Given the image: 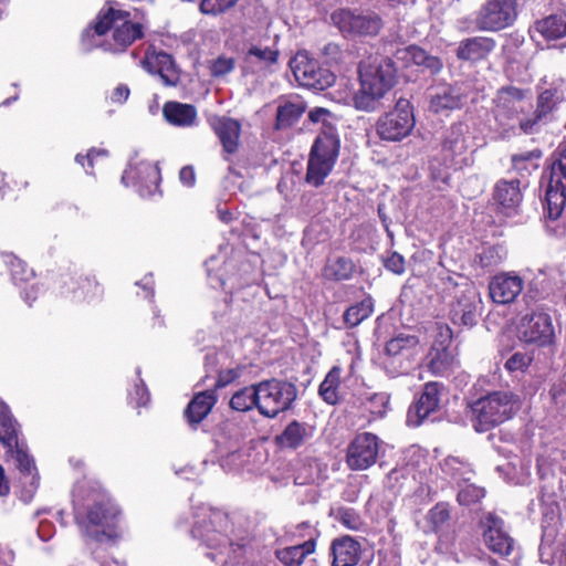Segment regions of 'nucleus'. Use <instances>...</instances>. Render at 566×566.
<instances>
[{
  "instance_id": "obj_15",
  "label": "nucleus",
  "mask_w": 566,
  "mask_h": 566,
  "mask_svg": "<svg viewBox=\"0 0 566 566\" xmlns=\"http://www.w3.org/2000/svg\"><path fill=\"white\" fill-rule=\"evenodd\" d=\"M279 56L277 44L270 36L264 35L258 40H247L244 42L243 72L265 74L277 64Z\"/></svg>"
},
{
  "instance_id": "obj_13",
  "label": "nucleus",
  "mask_w": 566,
  "mask_h": 566,
  "mask_svg": "<svg viewBox=\"0 0 566 566\" xmlns=\"http://www.w3.org/2000/svg\"><path fill=\"white\" fill-rule=\"evenodd\" d=\"M0 443L11 453L21 472V478L29 474H38L32 457L19 441L18 422L14 420L9 407L0 400Z\"/></svg>"
},
{
  "instance_id": "obj_35",
  "label": "nucleus",
  "mask_w": 566,
  "mask_h": 566,
  "mask_svg": "<svg viewBox=\"0 0 566 566\" xmlns=\"http://www.w3.org/2000/svg\"><path fill=\"white\" fill-rule=\"evenodd\" d=\"M521 182L518 179L500 180L494 189V200L506 213L514 211L522 202Z\"/></svg>"
},
{
  "instance_id": "obj_54",
  "label": "nucleus",
  "mask_w": 566,
  "mask_h": 566,
  "mask_svg": "<svg viewBox=\"0 0 566 566\" xmlns=\"http://www.w3.org/2000/svg\"><path fill=\"white\" fill-rule=\"evenodd\" d=\"M243 463L244 453L240 450L239 446H235L232 450L222 454L220 458L222 469L229 472L239 470Z\"/></svg>"
},
{
  "instance_id": "obj_20",
  "label": "nucleus",
  "mask_w": 566,
  "mask_h": 566,
  "mask_svg": "<svg viewBox=\"0 0 566 566\" xmlns=\"http://www.w3.org/2000/svg\"><path fill=\"white\" fill-rule=\"evenodd\" d=\"M378 452V437L370 432L359 433L347 447L346 463L354 471L367 470L376 463Z\"/></svg>"
},
{
  "instance_id": "obj_52",
  "label": "nucleus",
  "mask_w": 566,
  "mask_h": 566,
  "mask_svg": "<svg viewBox=\"0 0 566 566\" xmlns=\"http://www.w3.org/2000/svg\"><path fill=\"white\" fill-rule=\"evenodd\" d=\"M366 409L376 417H382L386 415L389 396L386 392H374L366 399Z\"/></svg>"
},
{
  "instance_id": "obj_27",
  "label": "nucleus",
  "mask_w": 566,
  "mask_h": 566,
  "mask_svg": "<svg viewBox=\"0 0 566 566\" xmlns=\"http://www.w3.org/2000/svg\"><path fill=\"white\" fill-rule=\"evenodd\" d=\"M300 527H305L308 530V539H305L300 544L277 549L275 552L276 558L284 566H301L304 563V559L315 552L317 538L316 530L308 522L300 523Z\"/></svg>"
},
{
  "instance_id": "obj_34",
  "label": "nucleus",
  "mask_w": 566,
  "mask_h": 566,
  "mask_svg": "<svg viewBox=\"0 0 566 566\" xmlns=\"http://www.w3.org/2000/svg\"><path fill=\"white\" fill-rule=\"evenodd\" d=\"M216 402L217 396L213 389L198 392L185 410V417L189 424L195 427L200 423L209 415Z\"/></svg>"
},
{
  "instance_id": "obj_63",
  "label": "nucleus",
  "mask_w": 566,
  "mask_h": 566,
  "mask_svg": "<svg viewBox=\"0 0 566 566\" xmlns=\"http://www.w3.org/2000/svg\"><path fill=\"white\" fill-rule=\"evenodd\" d=\"M385 268L395 274H402L405 272V259L398 252H392L384 262Z\"/></svg>"
},
{
  "instance_id": "obj_45",
  "label": "nucleus",
  "mask_w": 566,
  "mask_h": 566,
  "mask_svg": "<svg viewBox=\"0 0 566 566\" xmlns=\"http://www.w3.org/2000/svg\"><path fill=\"white\" fill-rule=\"evenodd\" d=\"M374 312V302L370 296L364 297L360 302L349 306L344 313V322L348 327L359 325Z\"/></svg>"
},
{
  "instance_id": "obj_41",
  "label": "nucleus",
  "mask_w": 566,
  "mask_h": 566,
  "mask_svg": "<svg viewBox=\"0 0 566 566\" xmlns=\"http://www.w3.org/2000/svg\"><path fill=\"white\" fill-rule=\"evenodd\" d=\"M305 112V105L302 101H287L277 106L276 111V128L284 129L293 126L298 122Z\"/></svg>"
},
{
  "instance_id": "obj_11",
  "label": "nucleus",
  "mask_w": 566,
  "mask_h": 566,
  "mask_svg": "<svg viewBox=\"0 0 566 566\" xmlns=\"http://www.w3.org/2000/svg\"><path fill=\"white\" fill-rule=\"evenodd\" d=\"M413 108L408 99L399 98L395 107L381 115L376 123V133L381 140L400 142L415 128Z\"/></svg>"
},
{
  "instance_id": "obj_7",
  "label": "nucleus",
  "mask_w": 566,
  "mask_h": 566,
  "mask_svg": "<svg viewBox=\"0 0 566 566\" xmlns=\"http://www.w3.org/2000/svg\"><path fill=\"white\" fill-rule=\"evenodd\" d=\"M545 184V209L547 216L556 220L566 207V146H559L547 171L543 174Z\"/></svg>"
},
{
  "instance_id": "obj_59",
  "label": "nucleus",
  "mask_w": 566,
  "mask_h": 566,
  "mask_svg": "<svg viewBox=\"0 0 566 566\" xmlns=\"http://www.w3.org/2000/svg\"><path fill=\"white\" fill-rule=\"evenodd\" d=\"M532 358L524 353H514L504 364V367L510 373H523L527 369Z\"/></svg>"
},
{
  "instance_id": "obj_64",
  "label": "nucleus",
  "mask_w": 566,
  "mask_h": 566,
  "mask_svg": "<svg viewBox=\"0 0 566 566\" xmlns=\"http://www.w3.org/2000/svg\"><path fill=\"white\" fill-rule=\"evenodd\" d=\"M322 54L326 59V63L336 64L340 61L343 52L336 43H327L322 49Z\"/></svg>"
},
{
  "instance_id": "obj_38",
  "label": "nucleus",
  "mask_w": 566,
  "mask_h": 566,
  "mask_svg": "<svg viewBox=\"0 0 566 566\" xmlns=\"http://www.w3.org/2000/svg\"><path fill=\"white\" fill-rule=\"evenodd\" d=\"M534 31L547 41L566 38V10L552 13L534 24Z\"/></svg>"
},
{
  "instance_id": "obj_40",
  "label": "nucleus",
  "mask_w": 566,
  "mask_h": 566,
  "mask_svg": "<svg viewBox=\"0 0 566 566\" xmlns=\"http://www.w3.org/2000/svg\"><path fill=\"white\" fill-rule=\"evenodd\" d=\"M70 280L72 286L69 287V292L73 294L74 301L91 303L102 296L103 289L94 279L80 276L77 280Z\"/></svg>"
},
{
  "instance_id": "obj_58",
  "label": "nucleus",
  "mask_w": 566,
  "mask_h": 566,
  "mask_svg": "<svg viewBox=\"0 0 566 566\" xmlns=\"http://www.w3.org/2000/svg\"><path fill=\"white\" fill-rule=\"evenodd\" d=\"M432 337L433 340L431 346L450 348L453 333L447 324L436 323L432 328Z\"/></svg>"
},
{
  "instance_id": "obj_8",
  "label": "nucleus",
  "mask_w": 566,
  "mask_h": 566,
  "mask_svg": "<svg viewBox=\"0 0 566 566\" xmlns=\"http://www.w3.org/2000/svg\"><path fill=\"white\" fill-rule=\"evenodd\" d=\"M339 153V142L333 135L315 139L308 155L305 182L315 188L324 185L332 172Z\"/></svg>"
},
{
  "instance_id": "obj_62",
  "label": "nucleus",
  "mask_w": 566,
  "mask_h": 566,
  "mask_svg": "<svg viewBox=\"0 0 566 566\" xmlns=\"http://www.w3.org/2000/svg\"><path fill=\"white\" fill-rule=\"evenodd\" d=\"M234 69V60L232 57L219 56L211 64L210 71L212 76H222L230 73Z\"/></svg>"
},
{
  "instance_id": "obj_9",
  "label": "nucleus",
  "mask_w": 566,
  "mask_h": 566,
  "mask_svg": "<svg viewBox=\"0 0 566 566\" xmlns=\"http://www.w3.org/2000/svg\"><path fill=\"white\" fill-rule=\"evenodd\" d=\"M258 390L259 412L270 419L290 410L297 397L293 382L277 378L258 382Z\"/></svg>"
},
{
  "instance_id": "obj_19",
  "label": "nucleus",
  "mask_w": 566,
  "mask_h": 566,
  "mask_svg": "<svg viewBox=\"0 0 566 566\" xmlns=\"http://www.w3.org/2000/svg\"><path fill=\"white\" fill-rule=\"evenodd\" d=\"M483 544L494 554L504 557L512 553L514 539L504 527V521L494 513L484 514L479 522Z\"/></svg>"
},
{
  "instance_id": "obj_1",
  "label": "nucleus",
  "mask_w": 566,
  "mask_h": 566,
  "mask_svg": "<svg viewBox=\"0 0 566 566\" xmlns=\"http://www.w3.org/2000/svg\"><path fill=\"white\" fill-rule=\"evenodd\" d=\"M72 504L82 536L97 543L116 541L122 536V511L99 482L77 481L72 492Z\"/></svg>"
},
{
  "instance_id": "obj_32",
  "label": "nucleus",
  "mask_w": 566,
  "mask_h": 566,
  "mask_svg": "<svg viewBox=\"0 0 566 566\" xmlns=\"http://www.w3.org/2000/svg\"><path fill=\"white\" fill-rule=\"evenodd\" d=\"M314 428L297 420L291 421L284 430L276 436V444L282 449L296 450L313 438Z\"/></svg>"
},
{
  "instance_id": "obj_2",
  "label": "nucleus",
  "mask_w": 566,
  "mask_h": 566,
  "mask_svg": "<svg viewBox=\"0 0 566 566\" xmlns=\"http://www.w3.org/2000/svg\"><path fill=\"white\" fill-rule=\"evenodd\" d=\"M191 536L209 552L206 556L221 566H235L245 554L248 541L234 534L229 516L208 505H199L193 513Z\"/></svg>"
},
{
  "instance_id": "obj_12",
  "label": "nucleus",
  "mask_w": 566,
  "mask_h": 566,
  "mask_svg": "<svg viewBox=\"0 0 566 566\" xmlns=\"http://www.w3.org/2000/svg\"><path fill=\"white\" fill-rule=\"evenodd\" d=\"M482 300L475 285L464 280L453 286L449 316L453 324L473 327L478 323Z\"/></svg>"
},
{
  "instance_id": "obj_43",
  "label": "nucleus",
  "mask_w": 566,
  "mask_h": 566,
  "mask_svg": "<svg viewBox=\"0 0 566 566\" xmlns=\"http://www.w3.org/2000/svg\"><path fill=\"white\" fill-rule=\"evenodd\" d=\"M231 409L245 412L254 407L259 410L258 384L237 390L230 399Z\"/></svg>"
},
{
  "instance_id": "obj_26",
  "label": "nucleus",
  "mask_w": 566,
  "mask_h": 566,
  "mask_svg": "<svg viewBox=\"0 0 566 566\" xmlns=\"http://www.w3.org/2000/svg\"><path fill=\"white\" fill-rule=\"evenodd\" d=\"M443 386L440 382H427L419 399L409 408L408 421L420 424L440 406V394Z\"/></svg>"
},
{
  "instance_id": "obj_6",
  "label": "nucleus",
  "mask_w": 566,
  "mask_h": 566,
  "mask_svg": "<svg viewBox=\"0 0 566 566\" xmlns=\"http://www.w3.org/2000/svg\"><path fill=\"white\" fill-rule=\"evenodd\" d=\"M420 353L418 336L400 333L386 342L379 366L389 378L406 376L416 367Z\"/></svg>"
},
{
  "instance_id": "obj_29",
  "label": "nucleus",
  "mask_w": 566,
  "mask_h": 566,
  "mask_svg": "<svg viewBox=\"0 0 566 566\" xmlns=\"http://www.w3.org/2000/svg\"><path fill=\"white\" fill-rule=\"evenodd\" d=\"M211 127L222 145L223 158L229 161V156L239 149L240 122L226 116H217L211 120Z\"/></svg>"
},
{
  "instance_id": "obj_46",
  "label": "nucleus",
  "mask_w": 566,
  "mask_h": 566,
  "mask_svg": "<svg viewBox=\"0 0 566 566\" xmlns=\"http://www.w3.org/2000/svg\"><path fill=\"white\" fill-rule=\"evenodd\" d=\"M354 271L353 262L345 256H338L336 259L329 260L324 269V275L327 279H333L336 281L347 280L350 277Z\"/></svg>"
},
{
  "instance_id": "obj_53",
  "label": "nucleus",
  "mask_w": 566,
  "mask_h": 566,
  "mask_svg": "<svg viewBox=\"0 0 566 566\" xmlns=\"http://www.w3.org/2000/svg\"><path fill=\"white\" fill-rule=\"evenodd\" d=\"M336 518L343 526L352 531H359L364 525L360 515L354 509L349 507L338 509Z\"/></svg>"
},
{
  "instance_id": "obj_56",
  "label": "nucleus",
  "mask_w": 566,
  "mask_h": 566,
  "mask_svg": "<svg viewBox=\"0 0 566 566\" xmlns=\"http://www.w3.org/2000/svg\"><path fill=\"white\" fill-rule=\"evenodd\" d=\"M21 489L19 491V497L22 502L29 503L39 486V475L38 474H29L24 475V478H20Z\"/></svg>"
},
{
  "instance_id": "obj_60",
  "label": "nucleus",
  "mask_w": 566,
  "mask_h": 566,
  "mask_svg": "<svg viewBox=\"0 0 566 566\" xmlns=\"http://www.w3.org/2000/svg\"><path fill=\"white\" fill-rule=\"evenodd\" d=\"M243 373V368L241 366H235L232 368H227L220 370L218 374V378L214 382V388H224L228 385L232 384L237 380Z\"/></svg>"
},
{
  "instance_id": "obj_55",
  "label": "nucleus",
  "mask_w": 566,
  "mask_h": 566,
  "mask_svg": "<svg viewBox=\"0 0 566 566\" xmlns=\"http://www.w3.org/2000/svg\"><path fill=\"white\" fill-rule=\"evenodd\" d=\"M485 495L483 488L474 484H468L458 492V501L461 505H472L478 503Z\"/></svg>"
},
{
  "instance_id": "obj_39",
  "label": "nucleus",
  "mask_w": 566,
  "mask_h": 566,
  "mask_svg": "<svg viewBox=\"0 0 566 566\" xmlns=\"http://www.w3.org/2000/svg\"><path fill=\"white\" fill-rule=\"evenodd\" d=\"M163 114L166 120L175 126L189 127L197 120L196 107L179 102H167L164 105Z\"/></svg>"
},
{
  "instance_id": "obj_48",
  "label": "nucleus",
  "mask_w": 566,
  "mask_h": 566,
  "mask_svg": "<svg viewBox=\"0 0 566 566\" xmlns=\"http://www.w3.org/2000/svg\"><path fill=\"white\" fill-rule=\"evenodd\" d=\"M426 518L430 524L429 531L439 532L447 525L448 521L450 520L449 504L444 502L437 503L432 509L429 510Z\"/></svg>"
},
{
  "instance_id": "obj_5",
  "label": "nucleus",
  "mask_w": 566,
  "mask_h": 566,
  "mask_svg": "<svg viewBox=\"0 0 566 566\" xmlns=\"http://www.w3.org/2000/svg\"><path fill=\"white\" fill-rule=\"evenodd\" d=\"M113 31V42L107 50L122 52L145 35L146 25L140 21H134L128 11L117 9L111 3L103 7L94 24V33L98 36Z\"/></svg>"
},
{
  "instance_id": "obj_16",
  "label": "nucleus",
  "mask_w": 566,
  "mask_h": 566,
  "mask_svg": "<svg viewBox=\"0 0 566 566\" xmlns=\"http://www.w3.org/2000/svg\"><path fill=\"white\" fill-rule=\"evenodd\" d=\"M290 66L302 86L323 91L335 82V75L329 70L321 67L306 51H298L290 61Z\"/></svg>"
},
{
  "instance_id": "obj_47",
  "label": "nucleus",
  "mask_w": 566,
  "mask_h": 566,
  "mask_svg": "<svg viewBox=\"0 0 566 566\" xmlns=\"http://www.w3.org/2000/svg\"><path fill=\"white\" fill-rule=\"evenodd\" d=\"M506 258V252L500 245L483 247L475 255V262L482 269H492L500 265Z\"/></svg>"
},
{
  "instance_id": "obj_50",
  "label": "nucleus",
  "mask_w": 566,
  "mask_h": 566,
  "mask_svg": "<svg viewBox=\"0 0 566 566\" xmlns=\"http://www.w3.org/2000/svg\"><path fill=\"white\" fill-rule=\"evenodd\" d=\"M138 376L137 382L134 385V389L129 391L128 398L129 403L135 405L136 408L146 406L150 400V394L144 380L139 378L140 368L136 369Z\"/></svg>"
},
{
  "instance_id": "obj_3",
  "label": "nucleus",
  "mask_w": 566,
  "mask_h": 566,
  "mask_svg": "<svg viewBox=\"0 0 566 566\" xmlns=\"http://www.w3.org/2000/svg\"><path fill=\"white\" fill-rule=\"evenodd\" d=\"M359 90L353 96L356 109L374 112L396 81V66L388 57H369L359 63Z\"/></svg>"
},
{
  "instance_id": "obj_10",
  "label": "nucleus",
  "mask_w": 566,
  "mask_h": 566,
  "mask_svg": "<svg viewBox=\"0 0 566 566\" xmlns=\"http://www.w3.org/2000/svg\"><path fill=\"white\" fill-rule=\"evenodd\" d=\"M468 132V126L463 123L453 124L446 133L444 138L441 145V158L442 165L444 169L439 170L436 174L434 163L430 164V169L432 172V178L436 180H441L442 182H448L450 175L448 172L449 168L459 169L465 164L467 160V137L465 134Z\"/></svg>"
},
{
  "instance_id": "obj_14",
  "label": "nucleus",
  "mask_w": 566,
  "mask_h": 566,
  "mask_svg": "<svg viewBox=\"0 0 566 566\" xmlns=\"http://www.w3.org/2000/svg\"><path fill=\"white\" fill-rule=\"evenodd\" d=\"M332 21L347 38L375 36L382 28L381 18L371 11L339 9L332 14Z\"/></svg>"
},
{
  "instance_id": "obj_44",
  "label": "nucleus",
  "mask_w": 566,
  "mask_h": 566,
  "mask_svg": "<svg viewBox=\"0 0 566 566\" xmlns=\"http://www.w3.org/2000/svg\"><path fill=\"white\" fill-rule=\"evenodd\" d=\"M342 369L334 366L325 376L324 380L318 387V394L322 399L329 403L335 405L338 401V388L340 385Z\"/></svg>"
},
{
  "instance_id": "obj_21",
  "label": "nucleus",
  "mask_w": 566,
  "mask_h": 566,
  "mask_svg": "<svg viewBox=\"0 0 566 566\" xmlns=\"http://www.w3.org/2000/svg\"><path fill=\"white\" fill-rule=\"evenodd\" d=\"M518 335L521 340L537 346L551 345L555 333L551 316L543 311L526 314L520 323Z\"/></svg>"
},
{
  "instance_id": "obj_49",
  "label": "nucleus",
  "mask_w": 566,
  "mask_h": 566,
  "mask_svg": "<svg viewBox=\"0 0 566 566\" xmlns=\"http://www.w3.org/2000/svg\"><path fill=\"white\" fill-rule=\"evenodd\" d=\"M4 263L10 268L11 276L14 283L27 281L33 275V271L28 265L12 254L4 255Z\"/></svg>"
},
{
  "instance_id": "obj_61",
  "label": "nucleus",
  "mask_w": 566,
  "mask_h": 566,
  "mask_svg": "<svg viewBox=\"0 0 566 566\" xmlns=\"http://www.w3.org/2000/svg\"><path fill=\"white\" fill-rule=\"evenodd\" d=\"M219 263V260L214 256L210 258L206 262L207 268V274H208V282L211 287L213 289H222L226 290V281L223 280V276L217 272H214L216 265Z\"/></svg>"
},
{
  "instance_id": "obj_33",
  "label": "nucleus",
  "mask_w": 566,
  "mask_h": 566,
  "mask_svg": "<svg viewBox=\"0 0 566 566\" xmlns=\"http://www.w3.org/2000/svg\"><path fill=\"white\" fill-rule=\"evenodd\" d=\"M397 59L405 61L407 64L420 66L430 74H437L442 69V62L438 56L430 55L427 51L416 45L399 50Z\"/></svg>"
},
{
  "instance_id": "obj_37",
  "label": "nucleus",
  "mask_w": 566,
  "mask_h": 566,
  "mask_svg": "<svg viewBox=\"0 0 566 566\" xmlns=\"http://www.w3.org/2000/svg\"><path fill=\"white\" fill-rule=\"evenodd\" d=\"M495 48L491 38L475 36L462 41L457 50L460 60L479 61L485 59Z\"/></svg>"
},
{
  "instance_id": "obj_4",
  "label": "nucleus",
  "mask_w": 566,
  "mask_h": 566,
  "mask_svg": "<svg viewBox=\"0 0 566 566\" xmlns=\"http://www.w3.org/2000/svg\"><path fill=\"white\" fill-rule=\"evenodd\" d=\"M522 406L520 396L509 390L492 391L471 403L472 424L485 432L513 418Z\"/></svg>"
},
{
  "instance_id": "obj_24",
  "label": "nucleus",
  "mask_w": 566,
  "mask_h": 566,
  "mask_svg": "<svg viewBox=\"0 0 566 566\" xmlns=\"http://www.w3.org/2000/svg\"><path fill=\"white\" fill-rule=\"evenodd\" d=\"M563 81L552 83L548 88L542 91L537 97L534 117L520 122L521 129L526 134L535 132V126L545 118L564 99L562 90Z\"/></svg>"
},
{
  "instance_id": "obj_17",
  "label": "nucleus",
  "mask_w": 566,
  "mask_h": 566,
  "mask_svg": "<svg viewBox=\"0 0 566 566\" xmlns=\"http://www.w3.org/2000/svg\"><path fill=\"white\" fill-rule=\"evenodd\" d=\"M517 17L516 0H490L478 12L479 30L499 31L513 24Z\"/></svg>"
},
{
  "instance_id": "obj_57",
  "label": "nucleus",
  "mask_w": 566,
  "mask_h": 566,
  "mask_svg": "<svg viewBox=\"0 0 566 566\" xmlns=\"http://www.w3.org/2000/svg\"><path fill=\"white\" fill-rule=\"evenodd\" d=\"M541 157L539 151H525L522 154H516L512 156V165L513 168L523 171H528L530 169L536 168V164L534 160Z\"/></svg>"
},
{
  "instance_id": "obj_51",
  "label": "nucleus",
  "mask_w": 566,
  "mask_h": 566,
  "mask_svg": "<svg viewBox=\"0 0 566 566\" xmlns=\"http://www.w3.org/2000/svg\"><path fill=\"white\" fill-rule=\"evenodd\" d=\"M239 0H201L199 10L206 15L221 14L237 4Z\"/></svg>"
},
{
  "instance_id": "obj_25",
  "label": "nucleus",
  "mask_w": 566,
  "mask_h": 566,
  "mask_svg": "<svg viewBox=\"0 0 566 566\" xmlns=\"http://www.w3.org/2000/svg\"><path fill=\"white\" fill-rule=\"evenodd\" d=\"M142 65L149 73L158 74L167 86H175L179 82V73L174 59L166 52L147 50Z\"/></svg>"
},
{
  "instance_id": "obj_28",
  "label": "nucleus",
  "mask_w": 566,
  "mask_h": 566,
  "mask_svg": "<svg viewBox=\"0 0 566 566\" xmlns=\"http://www.w3.org/2000/svg\"><path fill=\"white\" fill-rule=\"evenodd\" d=\"M526 91L507 86L499 90L495 98L494 114L499 122L515 117L524 109Z\"/></svg>"
},
{
  "instance_id": "obj_31",
  "label": "nucleus",
  "mask_w": 566,
  "mask_h": 566,
  "mask_svg": "<svg viewBox=\"0 0 566 566\" xmlns=\"http://www.w3.org/2000/svg\"><path fill=\"white\" fill-rule=\"evenodd\" d=\"M430 109L434 113L452 111L462 106L465 94L459 85L440 84L429 92Z\"/></svg>"
},
{
  "instance_id": "obj_18",
  "label": "nucleus",
  "mask_w": 566,
  "mask_h": 566,
  "mask_svg": "<svg viewBox=\"0 0 566 566\" xmlns=\"http://www.w3.org/2000/svg\"><path fill=\"white\" fill-rule=\"evenodd\" d=\"M160 171L156 164L147 160L130 163L122 176L125 186H133L143 198H150L159 191Z\"/></svg>"
},
{
  "instance_id": "obj_30",
  "label": "nucleus",
  "mask_w": 566,
  "mask_h": 566,
  "mask_svg": "<svg viewBox=\"0 0 566 566\" xmlns=\"http://www.w3.org/2000/svg\"><path fill=\"white\" fill-rule=\"evenodd\" d=\"M361 553L360 543L349 535L334 538L329 546L332 566H356Z\"/></svg>"
},
{
  "instance_id": "obj_22",
  "label": "nucleus",
  "mask_w": 566,
  "mask_h": 566,
  "mask_svg": "<svg viewBox=\"0 0 566 566\" xmlns=\"http://www.w3.org/2000/svg\"><path fill=\"white\" fill-rule=\"evenodd\" d=\"M539 556L543 563L566 566V530L559 531L557 524L544 525Z\"/></svg>"
},
{
  "instance_id": "obj_42",
  "label": "nucleus",
  "mask_w": 566,
  "mask_h": 566,
  "mask_svg": "<svg viewBox=\"0 0 566 566\" xmlns=\"http://www.w3.org/2000/svg\"><path fill=\"white\" fill-rule=\"evenodd\" d=\"M440 467L442 473L457 483L470 481L473 475L471 465L457 457H447Z\"/></svg>"
},
{
  "instance_id": "obj_23",
  "label": "nucleus",
  "mask_w": 566,
  "mask_h": 566,
  "mask_svg": "<svg viewBox=\"0 0 566 566\" xmlns=\"http://www.w3.org/2000/svg\"><path fill=\"white\" fill-rule=\"evenodd\" d=\"M524 289L523 279L514 272H502L489 282L491 300L500 305L513 303Z\"/></svg>"
},
{
  "instance_id": "obj_36",
  "label": "nucleus",
  "mask_w": 566,
  "mask_h": 566,
  "mask_svg": "<svg viewBox=\"0 0 566 566\" xmlns=\"http://www.w3.org/2000/svg\"><path fill=\"white\" fill-rule=\"evenodd\" d=\"M426 366L433 375L444 376L458 366V360L452 349L431 346L426 358Z\"/></svg>"
}]
</instances>
